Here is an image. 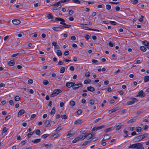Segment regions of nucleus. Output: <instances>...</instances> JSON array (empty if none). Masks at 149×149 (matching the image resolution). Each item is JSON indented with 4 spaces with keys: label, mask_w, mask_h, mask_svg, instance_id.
<instances>
[{
    "label": "nucleus",
    "mask_w": 149,
    "mask_h": 149,
    "mask_svg": "<svg viewBox=\"0 0 149 149\" xmlns=\"http://www.w3.org/2000/svg\"><path fill=\"white\" fill-rule=\"evenodd\" d=\"M148 134L145 133L143 134H142L136 137L134 140L136 141H141L148 136Z\"/></svg>",
    "instance_id": "1"
},
{
    "label": "nucleus",
    "mask_w": 149,
    "mask_h": 149,
    "mask_svg": "<svg viewBox=\"0 0 149 149\" xmlns=\"http://www.w3.org/2000/svg\"><path fill=\"white\" fill-rule=\"evenodd\" d=\"M62 92V91L61 89H54L51 95L50 96L51 97H53L57 95L58 94L61 93Z\"/></svg>",
    "instance_id": "2"
},
{
    "label": "nucleus",
    "mask_w": 149,
    "mask_h": 149,
    "mask_svg": "<svg viewBox=\"0 0 149 149\" xmlns=\"http://www.w3.org/2000/svg\"><path fill=\"white\" fill-rule=\"evenodd\" d=\"M52 6L53 7V8H52L53 10H57L59 8H60L62 6L58 2L52 5Z\"/></svg>",
    "instance_id": "3"
},
{
    "label": "nucleus",
    "mask_w": 149,
    "mask_h": 149,
    "mask_svg": "<svg viewBox=\"0 0 149 149\" xmlns=\"http://www.w3.org/2000/svg\"><path fill=\"white\" fill-rule=\"evenodd\" d=\"M83 85L81 84H74L72 86V88L74 90H76L79 88L82 87Z\"/></svg>",
    "instance_id": "4"
},
{
    "label": "nucleus",
    "mask_w": 149,
    "mask_h": 149,
    "mask_svg": "<svg viewBox=\"0 0 149 149\" xmlns=\"http://www.w3.org/2000/svg\"><path fill=\"white\" fill-rule=\"evenodd\" d=\"M137 102V100L135 98H132V100L128 102L127 103V105H129L133 104L134 103L135 101Z\"/></svg>",
    "instance_id": "5"
},
{
    "label": "nucleus",
    "mask_w": 149,
    "mask_h": 149,
    "mask_svg": "<svg viewBox=\"0 0 149 149\" xmlns=\"http://www.w3.org/2000/svg\"><path fill=\"white\" fill-rule=\"evenodd\" d=\"M111 138V136L110 135L108 134H105L104 137L103 139L101 141H106L108 139H110Z\"/></svg>",
    "instance_id": "6"
},
{
    "label": "nucleus",
    "mask_w": 149,
    "mask_h": 149,
    "mask_svg": "<svg viewBox=\"0 0 149 149\" xmlns=\"http://www.w3.org/2000/svg\"><path fill=\"white\" fill-rule=\"evenodd\" d=\"M81 27L84 29L86 30H93V31H99V30L98 29H91L90 28H89L88 27L86 26H81Z\"/></svg>",
    "instance_id": "7"
},
{
    "label": "nucleus",
    "mask_w": 149,
    "mask_h": 149,
    "mask_svg": "<svg viewBox=\"0 0 149 149\" xmlns=\"http://www.w3.org/2000/svg\"><path fill=\"white\" fill-rule=\"evenodd\" d=\"M86 134L85 133H83L82 135H80L79 137L80 140H82L86 137Z\"/></svg>",
    "instance_id": "8"
},
{
    "label": "nucleus",
    "mask_w": 149,
    "mask_h": 149,
    "mask_svg": "<svg viewBox=\"0 0 149 149\" xmlns=\"http://www.w3.org/2000/svg\"><path fill=\"white\" fill-rule=\"evenodd\" d=\"M75 84V83L74 82H68L66 83L65 85L68 88H70L72 87L73 85Z\"/></svg>",
    "instance_id": "9"
},
{
    "label": "nucleus",
    "mask_w": 149,
    "mask_h": 149,
    "mask_svg": "<svg viewBox=\"0 0 149 149\" xmlns=\"http://www.w3.org/2000/svg\"><path fill=\"white\" fill-rule=\"evenodd\" d=\"M104 127V126L102 125L99 127H95L92 130V131H94L95 130H100L102 129Z\"/></svg>",
    "instance_id": "10"
},
{
    "label": "nucleus",
    "mask_w": 149,
    "mask_h": 149,
    "mask_svg": "<svg viewBox=\"0 0 149 149\" xmlns=\"http://www.w3.org/2000/svg\"><path fill=\"white\" fill-rule=\"evenodd\" d=\"M145 96V95L143 93V91L141 90L139 91L138 95H137V97H144Z\"/></svg>",
    "instance_id": "11"
},
{
    "label": "nucleus",
    "mask_w": 149,
    "mask_h": 149,
    "mask_svg": "<svg viewBox=\"0 0 149 149\" xmlns=\"http://www.w3.org/2000/svg\"><path fill=\"white\" fill-rule=\"evenodd\" d=\"M53 29L56 31H60L62 29L61 25V26L54 27L52 28Z\"/></svg>",
    "instance_id": "12"
},
{
    "label": "nucleus",
    "mask_w": 149,
    "mask_h": 149,
    "mask_svg": "<svg viewBox=\"0 0 149 149\" xmlns=\"http://www.w3.org/2000/svg\"><path fill=\"white\" fill-rule=\"evenodd\" d=\"M12 22L15 25L18 24L21 22L19 20L17 19H13L12 20Z\"/></svg>",
    "instance_id": "13"
},
{
    "label": "nucleus",
    "mask_w": 149,
    "mask_h": 149,
    "mask_svg": "<svg viewBox=\"0 0 149 149\" xmlns=\"http://www.w3.org/2000/svg\"><path fill=\"white\" fill-rule=\"evenodd\" d=\"M139 143H135L133 144L128 147L129 148H137L138 145Z\"/></svg>",
    "instance_id": "14"
},
{
    "label": "nucleus",
    "mask_w": 149,
    "mask_h": 149,
    "mask_svg": "<svg viewBox=\"0 0 149 149\" xmlns=\"http://www.w3.org/2000/svg\"><path fill=\"white\" fill-rule=\"evenodd\" d=\"M83 122L82 120H77L74 122V124L76 125L80 124Z\"/></svg>",
    "instance_id": "15"
},
{
    "label": "nucleus",
    "mask_w": 149,
    "mask_h": 149,
    "mask_svg": "<svg viewBox=\"0 0 149 149\" xmlns=\"http://www.w3.org/2000/svg\"><path fill=\"white\" fill-rule=\"evenodd\" d=\"M136 149H144V148L142 143H139Z\"/></svg>",
    "instance_id": "16"
},
{
    "label": "nucleus",
    "mask_w": 149,
    "mask_h": 149,
    "mask_svg": "<svg viewBox=\"0 0 149 149\" xmlns=\"http://www.w3.org/2000/svg\"><path fill=\"white\" fill-rule=\"evenodd\" d=\"M25 111L24 110L21 109L19 111L18 113V116H21L25 113Z\"/></svg>",
    "instance_id": "17"
},
{
    "label": "nucleus",
    "mask_w": 149,
    "mask_h": 149,
    "mask_svg": "<svg viewBox=\"0 0 149 149\" xmlns=\"http://www.w3.org/2000/svg\"><path fill=\"white\" fill-rule=\"evenodd\" d=\"M15 62L14 60H11L9 61L8 63V64L10 66H13L15 65Z\"/></svg>",
    "instance_id": "18"
},
{
    "label": "nucleus",
    "mask_w": 149,
    "mask_h": 149,
    "mask_svg": "<svg viewBox=\"0 0 149 149\" xmlns=\"http://www.w3.org/2000/svg\"><path fill=\"white\" fill-rule=\"evenodd\" d=\"M60 135L58 134V133H56L55 134H54L52 135L51 137L54 138H57L59 137L60 136Z\"/></svg>",
    "instance_id": "19"
},
{
    "label": "nucleus",
    "mask_w": 149,
    "mask_h": 149,
    "mask_svg": "<svg viewBox=\"0 0 149 149\" xmlns=\"http://www.w3.org/2000/svg\"><path fill=\"white\" fill-rule=\"evenodd\" d=\"M51 120H48L45 121L44 123V125L45 127H47L50 124Z\"/></svg>",
    "instance_id": "20"
},
{
    "label": "nucleus",
    "mask_w": 149,
    "mask_h": 149,
    "mask_svg": "<svg viewBox=\"0 0 149 149\" xmlns=\"http://www.w3.org/2000/svg\"><path fill=\"white\" fill-rule=\"evenodd\" d=\"M71 27V25L70 24H64V25H61V28L62 29L63 28H70Z\"/></svg>",
    "instance_id": "21"
},
{
    "label": "nucleus",
    "mask_w": 149,
    "mask_h": 149,
    "mask_svg": "<svg viewBox=\"0 0 149 149\" xmlns=\"http://www.w3.org/2000/svg\"><path fill=\"white\" fill-rule=\"evenodd\" d=\"M87 90L88 91H91V92H93L94 91L95 89V88L93 87L90 86H88L87 88Z\"/></svg>",
    "instance_id": "22"
},
{
    "label": "nucleus",
    "mask_w": 149,
    "mask_h": 149,
    "mask_svg": "<svg viewBox=\"0 0 149 149\" xmlns=\"http://www.w3.org/2000/svg\"><path fill=\"white\" fill-rule=\"evenodd\" d=\"M59 21H60V24H62L64 25L66 24L65 23V20L62 18H59Z\"/></svg>",
    "instance_id": "23"
},
{
    "label": "nucleus",
    "mask_w": 149,
    "mask_h": 149,
    "mask_svg": "<svg viewBox=\"0 0 149 149\" xmlns=\"http://www.w3.org/2000/svg\"><path fill=\"white\" fill-rule=\"evenodd\" d=\"M34 133V131L30 133H28L26 136V138L29 139L31 137V136Z\"/></svg>",
    "instance_id": "24"
},
{
    "label": "nucleus",
    "mask_w": 149,
    "mask_h": 149,
    "mask_svg": "<svg viewBox=\"0 0 149 149\" xmlns=\"http://www.w3.org/2000/svg\"><path fill=\"white\" fill-rule=\"evenodd\" d=\"M41 139H36L33 140L32 142L34 143H37L40 142L41 141Z\"/></svg>",
    "instance_id": "25"
},
{
    "label": "nucleus",
    "mask_w": 149,
    "mask_h": 149,
    "mask_svg": "<svg viewBox=\"0 0 149 149\" xmlns=\"http://www.w3.org/2000/svg\"><path fill=\"white\" fill-rule=\"evenodd\" d=\"M149 81V76H145L144 77V81L145 82H147Z\"/></svg>",
    "instance_id": "26"
},
{
    "label": "nucleus",
    "mask_w": 149,
    "mask_h": 149,
    "mask_svg": "<svg viewBox=\"0 0 149 149\" xmlns=\"http://www.w3.org/2000/svg\"><path fill=\"white\" fill-rule=\"evenodd\" d=\"M80 140L79 136L76 137L74 140H73L72 142L73 143H75L77 141Z\"/></svg>",
    "instance_id": "27"
},
{
    "label": "nucleus",
    "mask_w": 149,
    "mask_h": 149,
    "mask_svg": "<svg viewBox=\"0 0 149 149\" xmlns=\"http://www.w3.org/2000/svg\"><path fill=\"white\" fill-rule=\"evenodd\" d=\"M112 130H113V127H110L105 130L104 131V132H107L111 131Z\"/></svg>",
    "instance_id": "28"
},
{
    "label": "nucleus",
    "mask_w": 149,
    "mask_h": 149,
    "mask_svg": "<svg viewBox=\"0 0 149 149\" xmlns=\"http://www.w3.org/2000/svg\"><path fill=\"white\" fill-rule=\"evenodd\" d=\"M56 53L58 56H62V53L61 50H57L56 51Z\"/></svg>",
    "instance_id": "29"
},
{
    "label": "nucleus",
    "mask_w": 149,
    "mask_h": 149,
    "mask_svg": "<svg viewBox=\"0 0 149 149\" xmlns=\"http://www.w3.org/2000/svg\"><path fill=\"white\" fill-rule=\"evenodd\" d=\"M55 113V107H54L52 109L51 111L50 112V114L52 115H54Z\"/></svg>",
    "instance_id": "30"
},
{
    "label": "nucleus",
    "mask_w": 149,
    "mask_h": 149,
    "mask_svg": "<svg viewBox=\"0 0 149 149\" xmlns=\"http://www.w3.org/2000/svg\"><path fill=\"white\" fill-rule=\"evenodd\" d=\"M143 44L146 47H149V42L146 40H145L143 42Z\"/></svg>",
    "instance_id": "31"
},
{
    "label": "nucleus",
    "mask_w": 149,
    "mask_h": 149,
    "mask_svg": "<svg viewBox=\"0 0 149 149\" xmlns=\"http://www.w3.org/2000/svg\"><path fill=\"white\" fill-rule=\"evenodd\" d=\"M70 105L71 107H73L75 105V102L74 101L71 100L70 102Z\"/></svg>",
    "instance_id": "32"
},
{
    "label": "nucleus",
    "mask_w": 149,
    "mask_h": 149,
    "mask_svg": "<svg viewBox=\"0 0 149 149\" xmlns=\"http://www.w3.org/2000/svg\"><path fill=\"white\" fill-rule=\"evenodd\" d=\"M91 82V80L90 79H86L84 80V83L85 84H87L88 83H90Z\"/></svg>",
    "instance_id": "33"
},
{
    "label": "nucleus",
    "mask_w": 149,
    "mask_h": 149,
    "mask_svg": "<svg viewBox=\"0 0 149 149\" xmlns=\"http://www.w3.org/2000/svg\"><path fill=\"white\" fill-rule=\"evenodd\" d=\"M142 128L141 127H136V131L138 132H139L141 131Z\"/></svg>",
    "instance_id": "34"
},
{
    "label": "nucleus",
    "mask_w": 149,
    "mask_h": 149,
    "mask_svg": "<svg viewBox=\"0 0 149 149\" xmlns=\"http://www.w3.org/2000/svg\"><path fill=\"white\" fill-rule=\"evenodd\" d=\"M140 49L143 52H145L146 50V48L144 46H142L140 47Z\"/></svg>",
    "instance_id": "35"
},
{
    "label": "nucleus",
    "mask_w": 149,
    "mask_h": 149,
    "mask_svg": "<svg viewBox=\"0 0 149 149\" xmlns=\"http://www.w3.org/2000/svg\"><path fill=\"white\" fill-rule=\"evenodd\" d=\"M65 68L64 67H62L60 69V73H63L65 72Z\"/></svg>",
    "instance_id": "36"
},
{
    "label": "nucleus",
    "mask_w": 149,
    "mask_h": 149,
    "mask_svg": "<svg viewBox=\"0 0 149 149\" xmlns=\"http://www.w3.org/2000/svg\"><path fill=\"white\" fill-rule=\"evenodd\" d=\"M74 134V133H69L68 134H67L66 135L67 136V138H70V137L72 136Z\"/></svg>",
    "instance_id": "37"
},
{
    "label": "nucleus",
    "mask_w": 149,
    "mask_h": 149,
    "mask_svg": "<svg viewBox=\"0 0 149 149\" xmlns=\"http://www.w3.org/2000/svg\"><path fill=\"white\" fill-rule=\"evenodd\" d=\"M86 138H87V139H89L93 137V135L91 133L90 134L88 135H86Z\"/></svg>",
    "instance_id": "38"
},
{
    "label": "nucleus",
    "mask_w": 149,
    "mask_h": 149,
    "mask_svg": "<svg viewBox=\"0 0 149 149\" xmlns=\"http://www.w3.org/2000/svg\"><path fill=\"white\" fill-rule=\"evenodd\" d=\"M59 18L56 17L55 18H52L51 19L52 21L54 22H56L57 21H58L59 20Z\"/></svg>",
    "instance_id": "39"
},
{
    "label": "nucleus",
    "mask_w": 149,
    "mask_h": 149,
    "mask_svg": "<svg viewBox=\"0 0 149 149\" xmlns=\"http://www.w3.org/2000/svg\"><path fill=\"white\" fill-rule=\"evenodd\" d=\"M49 135V134H45L41 136V138L43 139H45Z\"/></svg>",
    "instance_id": "40"
},
{
    "label": "nucleus",
    "mask_w": 149,
    "mask_h": 149,
    "mask_svg": "<svg viewBox=\"0 0 149 149\" xmlns=\"http://www.w3.org/2000/svg\"><path fill=\"white\" fill-rule=\"evenodd\" d=\"M72 1L73 3L77 4H79L80 3V1L79 0H72Z\"/></svg>",
    "instance_id": "41"
},
{
    "label": "nucleus",
    "mask_w": 149,
    "mask_h": 149,
    "mask_svg": "<svg viewBox=\"0 0 149 149\" xmlns=\"http://www.w3.org/2000/svg\"><path fill=\"white\" fill-rule=\"evenodd\" d=\"M47 17L49 19H52V18H53L54 17L51 14H49L48 15Z\"/></svg>",
    "instance_id": "42"
},
{
    "label": "nucleus",
    "mask_w": 149,
    "mask_h": 149,
    "mask_svg": "<svg viewBox=\"0 0 149 149\" xmlns=\"http://www.w3.org/2000/svg\"><path fill=\"white\" fill-rule=\"evenodd\" d=\"M90 143H91V141H86L83 143L82 144V145L85 146Z\"/></svg>",
    "instance_id": "43"
},
{
    "label": "nucleus",
    "mask_w": 149,
    "mask_h": 149,
    "mask_svg": "<svg viewBox=\"0 0 149 149\" xmlns=\"http://www.w3.org/2000/svg\"><path fill=\"white\" fill-rule=\"evenodd\" d=\"M20 99V97L18 96H16L15 97V101H19Z\"/></svg>",
    "instance_id": "44"
},
{
    "label": "nucleus",
    "mask_w": 149,
    "mask_h": 149,
    "mask_svg": "<svg viewBox=\"0 0 149 149\" xmlns=\"http://www.w3.org/2000/svg\"><path fill=\"white\" fill-rule=\"evenodd\" d=\"M109 23H110L111 24L114 25H116L117 24V22L114 21H110L109 22Z\"/></svg>",
    "instance_id": "45"
},
{
    "label": "nucleus",
    "mask_w": 149,
    "mask_h": 149,
    "mask_svg": "<svg viewBox=\"0 0 149 149\" xmlns=\"http://www.w3.org/2000/svg\"><path fill=\"white\" fill-rule=\"evenodd\" d=\"M118 109H119L118 108V107H115L114 108H113V109H112V111L113 113L116 111H117L118 110Z\"/></svg>",
    "instance_id": "46"
},
{
    "label": "nucleus",
    "mask_w": 149,
    "mask_h": 149,
    "mask_svg": "<svg viewBox=\"0 0 149 149\" xmlns=\"http://www.w3.org/2000/svg\"><path fill=\"white\" fill-rule=\"evenodd\" d=\"M43 84L45 85H47L49 83L48 81L46 80H43Z\"/></svg>",
    "instance_id": "47"
},
{
    "label": "nucleus",
    "mask_w": 149,
    "mask_h": 149,
    "mask_svg": "<svg viewBox=\"0 0 149 149\" xmlns=\"http://www.w3.org/2000/svg\"><path fill=\"white\" fill-rule=\"evenodd\" d=\"M40 131L39 130H38L36 131L35 133L36 135H40Z\"/></svg>",
    "instance_id": "48"
},
{
    "label": "nucleus",
    "mask_w": 149,
    "mask_h": 149,
    "mask_svg": "<svg viewBox=\"0 0 149 149\" xmlns=\"http://www.w3.org/2000/svg\"><path fill=\"white\" fill-rule=\"evenodd\" d=\"M95 103V101L93 99H91L90 100L89 102V104L91 105H93Z\"/></svg>",
    "instance_id": "49"
},
{
    "label": "nucleus",
    "mask_w": 149,
    "mask_h": 149,
    "mask_svg": "<svg viewBox=\"0 0 149 149\" xmlns=\"http://www.w3.org/2000/svg\"><path fill=\"white\" fill-rule=\"evenodd\" d=\"M82 111L81 109H79L77 111V114L78 115H80L82 113Z\"/></svg>",
    "instance_id": "50"
},
{
    "label": "nucleus",
    "mask_w": 149,
    "mask_h": 149,
    "mask_svg": "<svg viewBox=\"0 0 149 149\" xmlns=\"http://www.w3.org/2000/svg\"><path fill=\"white\" fill-rule=\"evenodd\" d=\"M121 127V125H117L116 126V130H119L120 129Z\"/></svg>",
    "instance_id": "51"
},
{
    "label": "nucleus",
    "mask_w": 149,
    "mask_h": 149,
    "mask_svg": "<svg viewBox=\"0 0 149 149\" xmlns=\"http://www.w3.org/2000/svg\"><path fill=\"white\" fill-rule=\"evenodd\" d=\"M70 53L68 51H65L64 55L65 56H67Z\"/></svg>",
    "instance_id": "52"
},
{
    "label": "nucleus",
    "mask_w": 149,
    "mask_h": 149,
    "mask_svg": "<svg viewBox=\"0 0 149 149\" xmlns=\"http://www.w3.org/2000/svg\"><path fill=\"white\" fill-rule=\"evenodd\" d=\"M92 62L93 63H95L97 64L98 61L97 60L93 59L92 60Z\"/></svg>",
    "instance_id": "53"
},
{
    "label": "nucleus",
    "mask_w": 149,
    "mask_h": 149,
    "mask_svg": "<svg viewBox=\"0 0 149 149\" xmlns=\"http://www.w3.org/2000/svg\"><path fill=\"white\" fill-rule=\"evenodd\" d=\"M97 140V138L96 137H95L93 138L92 139H91V141H90L91 142H94L95 141H96Z\"/></svg>",
    "instance_id": "54"
},
{
    "label": "nucleus",
    "mask_w": 149,
    "mask_h": 149,
    "mask_svg": "<svg viewBox=\"0 0 149 149\" xmlns=\"http://www.w3.org/2000/svg\"><path fill=\"white\" fill-rule=\"evenodd\" d=\"M61 126H59L56 128L55 130V132H56L57 131H59L61 130Z\"/></svg>",
    "instance_id": "55"
},
{
    "label": "nucleus",
    "mask_w": 149,
    "mask_h": 149,
    "mask_svg": "<svg viewBox=\"0 0 149 149\" xmlns=\"http://www.w3.org/2000/svg\"><path fill=\"white\" fill-rule=\"evenodd\" d=\"M8 130L7 128L6 127H4L2 130V132L3 133H5Z\"/></svg>",
    "instance_id": "56"
},
{
    "label": "nucleus",
    "mask_w": 149,
    "mask_h": 149,
    "mask_svg": "<svg viewBox=\"0 0 149 149\" xmlns=\"http://www.w3.org/2000/svg\"><path fill=\"white\" fill-rule=\"evenodd\" d=\"M134 122V121L133 119H132L129 120L127 122V123H132L133 122Z\"/></svg>",
    "instance_id": "57"
},
{
    "label": "nucleus",
    "mask_w": 149,
    "mask_h": 149,
    "mask_svg": "<svg viewBox=\"0 0 149 149\" xmlns=\"http://www.w3.org/2000/svg\"><path fill=\"white\" fill-rule=\"evenodd\" d=\"M106 8L107 9L109 10L111 8V6L109 5H107L106 6Z\"/></svg>",
    "instance_id": "58"
},
{
    "label": "nucleus",
    "mask_w": 149,
    "mask_h": 149,
    "mask_svg": "<svg viewBox=\"0 0 149 149\" xmlns=\"http://www.w3.org/2000/svg\"><path fill=\"white\" fill-rule=\"evenodd\" d=\"M33 82V80L31 79H29L28 80V83L29 84H31Z\"/></svg>",
    "instance_id": "59"
},
{
    "label": "nucleus",
    "mask_w": 149,
    "mask_h": 149,
    "mask_svg": "<svg viewBox=\"0 0 149 149\" xmlns=\"http://www.w3.org/2000/svg\"><path fill=\"white\" fill-rule=\"evenodd\" d=\"M61 117L63 119H66L67 118V116L65 115H63L61 116Z\"/></svg>",
    "instance_id": "60"
},
{
    "label": "nucleus",
    "mask_w": 149,
    "mask_h": 149,
    "mask_svg": "<svg viewBox=\"0 0 149 149\" xmlns=\"http://www.w3.org/2000/svg\"><path fill=\"white\" fill-rule=\"evenodd\" d=\"M85 75L86 77H88L90 76V73L88 72H87L85 73Z\"/></svg>",
    "instance_id": "61"
},
{
    "label": "nucleus",
    "mask_w": 149,
    "mask_h": 149,
    "mask_svg": "<svg viewBox=\"0 0 149 149\" xmlns=\"http://www.w3.org/2000/svg\"><path fill=\"white\" fill-rule=\"evenodd\" d=\"M144 17L143 16L141 15V17L139 19V21L140 22H142L143 20V18H144Z\"/></svg>",
    "instance_id": "62"
},
{
    "label": "nucleus",
    "mask_w": 149,
    "mask_h": 149,
    "mask_svg": "<svg viewBox=\"0 0 149 149\" xmlns=\"http://www.w3.org/2000/svg\"><path fill=\"white\" fill-rule=\"evenodd\" d=\"M51 146L50 144H45V145L44 146V147L48 148L49 147Z\"/></svg>",
    "instance_id": "63"
},
{
    "label": "nucleus",
    "mask_w": 149,
    "mask_h": 149,
    "mask_svg": "<svg viewBox=\"0 0 149 149\" xmlns=\"http://www.w3.org/2000/svg\"><path fill=\"white\" fill-rule=\"evenodd\" d=\"M109 46L113 47V44L111 42H109Z\"/></svg>",
    "instance_id": "64"
}]
</instances>
